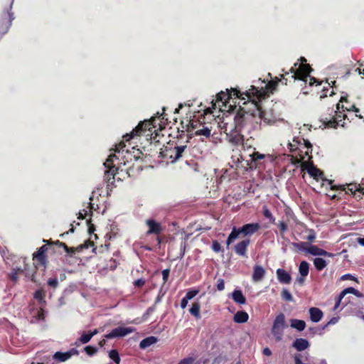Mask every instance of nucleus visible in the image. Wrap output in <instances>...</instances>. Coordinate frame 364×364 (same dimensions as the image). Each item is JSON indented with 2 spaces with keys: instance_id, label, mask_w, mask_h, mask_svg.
<instances>
[{
  "instance_id": "obj_15",
  "label": "nucleus",
  "mask_w": 364,
  "mask_h": 364,
  "mask_svg": "<svg viewBox=\"0 0 364 364\" xmlns=\"http://www.w3.org/2000/svg\"><path fill=\"white\" fill-rule=\"evenodd\" d=\"M145 224L148 228V230L146 232V235H159L164 231V228L161 223L157 222L154 219H147L145 221Z\"/></svg>"
},
{
  "instance_id": "obj_20",
  "label": "nucleus",
  "mask_w": 364,
  "mask_h": 364,
  "mask_svg": "<svg viewBox=\"0 0 364 364\" xmlns=\"http://www.w3.org/2000/svg\"><path fill=\"white\" fill-rule=\"evenodd\" d=\"M277 279L282 284H290L291 282V274L284 269H277L276 271Z\"/></svg>"
},
{
  "instance_id": "obj_50",
  "label": "nucleus",
  "mask_w": 364,
  "mask_h": 364,
  "mask_svg": "<svg viewBox=\"0 0 364 364\" xmlns=\"http://www.w3.org/2000/svg\"><path fill=\"white\" fill-rule=\"evenodd\" d=\"M348 293H352L355 295H358L359 291L353 287H348L342 291V296H346Z\"/></svg>"
},
{
  "instance_id": "obj_49",
  "label": "nucleus",
  "mask_w": 364,
  "mask_h": 364,
  "mask_svg": "<svg viewBox=\"0 0 364 364\" xmlns=\"http://www.w3.org/2000/svg\"><path fill=\"white\" fill-rule=\"evenodd\" d=\"M250 156L252 157V161H256L257 160L264 159L265 158L264 154H260L258 151H255Z\"/></svg>"
},
{
  "instance_id": "obj_19",
  "label": "nucleus",
  "mask_w": 364,
  "mask_h": 364,
  "mask_svg": "<svg viewBox=\"0 0 364 364\" xmlns=\"http://www.w3.org/2000/svg\"><path fill=\"white\" fill-rule=\"evenodd\" d=\"M250 243V240L249 239H245L238 242L235 246V252H236V254H237L240 256L247 257V250Z\"/></svg>"
},
{
  "instance_id": "obj_57",
  "label": "nucleus",
  "mask_w": 364,
  "mask_h": 364,
  "mask_svg": "<svg viewBox=\"0 0 364 364\" xmlns=\"http://www.w3.org/2000/svg\"><path fill=\"white\" fill-rule=\"evenodd\" d=\"M169 273H170V271L168 269H166L162 271V278H163L164 284H165L167 282L168 278L169 277Z\"/></svg>"
},
{
  "instance_id": "obj_40",
  "label": "nucleus",
  "mask_w": 364,
  "mask_h": 364,
  "mask_svg": "<svg viewBox=\"0 0 364 364\" xmlns=\"http://www.w3.org/2000/svg\"><path fill=\"white\" fill-rule=\"evenodd\" d=\"M275 225H277L279 229V233H280L281 237H284V234L288 230L287 223H285L284 221H279L278 223H276Z\"/></svg>"
},
{
  "instance_id": "obj_35",
  "label": "nucleus",
  "mask_w": 364,
  "mask_h": 364,
  "mask_svg": "<svg viewBox=\"0 0 364 364\" xmlns=\"http://www.w3.org/2000/svg\"><path fill=\"white\" fill-rule=\"evenodd\" d=\"M70 358V354L65 353H62L60 351L56 352L53 355V359L59 361V362H65Z\"/></svg>"
},
{
  "instance_id": "obj_11",
  "label": "nucleus",
  "mask_w": 364,
  "mask_h": 364,
  "mask_svg": "<svg viewBox=\"0 0 364 364\" xmlns=\"http://www.w3.org/2000/svg\"><path fill=\"white\" fill-rule=\"evenodd\" d=\"M332 180H328V183L331 186V190L332 191H344L346 194H350L355 196L356 192H358L364 195V188L360 185L356 183H349L346 185H333Z\"/></svg>"
},
{
  "instance_id": "obj_3",
  "label": "nucleus",
  "mask_w": 364,
  "mask_h": 364,
  "mask_svg": "<svg viewBox=\"0 0 364 364\" xmlns=\"http://www.w3.org/2000/svg\"><path fill=\"white\" fill-rule=\"evenodd\" d=\"M281 81V78L275 77L274 80L269 81L267 83L264 80L262 81V83L264 84V85L260 87L251 85L250 88L245 92V96L247 99H255L260 102L262 100L269 97V94L273 93L279 82Z\"/></svg>"
},
{
  "instance_id": "obj_9",
  "label": "nucleus",
  "mask_w": 364,
  "mask_h": 364,
  "mask_svg": "<svg viewBox=\"0 0 364 364\" xmlns=\"http://www.w3.org/2000/svg\"><path fill=\"white\" fill-rule=\"evenodd\" d=\"M336 115L341 117L338 111L334 110L333 108H328V113L321 115V122L326 128H336L342 122V119H338Z\"/></svg>"
},
{
  "instance_id": "obj_58",
  "label": "nucleus",
  "mask_w": 364,
  "mask_h": 364,
  "mask_svg": "<svg viewBox=\"0 0 364 364\" xmlns=\"http://www.w3.org/2000/svg\"><path fill=\"white\" fill-rule=\"evenodd\" d=\"M306 239L311 242L315 240L316 233L313 230H309V235L307 236Z\"/></svg>"
},
{
  "instance_id": "obj_24",
  "label": "nucleus",
  "mask_w": 364,
  "mask_h": 364,
  "mask_svg": "<svg viewBox=\"0 0 364 364\" xmlns=\"http://www.w3.org/2000/svg\"><path fill=\"white\" fill-rule=\"evenodd\" d=\"M292 346L298 351H302L309 348V343L304 338H296L292 343Z\"/></svg>"
},
{
  "instance_id": "obj_36",
  "label": "nucleus",
  "mask_w": 364,
  "mask_h": 364,
  "mask_svg": "<svg viewBox=\"0 0 364 364\" xmlns=\"http://www.w3.org/2000/svg\"><path fill=\"white\" fill-rule=\"evenodd\" d=\"M308 243L304 242H292L291 245L296 249L297 252H307Z\"/></svg>"
},
{
  "instance_id": "obj_30",
  "label": "nucleus",
  "mask_w": 364,
  "mask_h": 364,
  "mask_svg": "<svg viewBox=\"0 0 364 364\" xmlns=\"http://www.w3.org/2000/svg\"><path fill=\"white\" fill-rule=\"evenodd\" d=\"M200 304L199 301H195L192 304L191 308L189 309V312L196 319L200 318Z\"/></svg>"
},
{
  "instance_id": "obj_13",
  "label": "nucleus",
  "mask_w": 364,
  "mask_h": 364,
  "mask_svg": "<svg viewBox=\"0 0 364 364\" xmlns=\"http://www.w3.org/2000/svg\"><path fill=\"white\" fill-rule=\"evenodd\" d=\"M336 109L338 110H340V109H342L343 111H353L355 113L356 117H358L360 119H364V115L362 114H358L359 112V109L355 107L354 104L350 103L346 97H341L340 101L338 103L336 104Z\"/></svg>"
},
{
  "instance_id": "obj_12",
  "label": "nucleus",
  "mask_w": 364,
  "mask_h": 364,
  "mask_svg": "<svg viewBox=\"0 0 364 364\" xmlns=\"http://www.w3.org/2000/svg\"><path fill=\"white\" fill-rule=\"evenodd\" d=\"M243 95H245V92H242L237 88H231L230 90H227V92L221 91L217 94L216 101L221 102L223 104L225 105L232 96H235V97L238 99L245 100V98L242 97Z\"/></svg>"
},
{
  "instance_id": "obj_21",
  "label": "nucleus",
  "mask_w": 364,
  "mask_h": 364,
  "mask_svg": "<svg viewBox=\"0 0 364 364\" xmlns=\"http://www.w3.org/2000/svg\"><path fill=\"white\" fill-rule=\"evenodd\" d=\"M266 271L260 265H255L253 268V273L252 275V279L255 282H258L263 279L265 276Z\"/></svg>"
},
{
  "instance_id": "obj_27",
  "label": "nucleus",
  "mask_w": 364,
  "mask_h": 364,
  "mask_svg": "<svg viewBox=\"0 0 364 364\" xmlns=\"http://www.w3.org/2000/svg\"><path fill=\"white\" fill-rule=\"evenodd\" d=\"M249 315L247 312L243 311H237L233 318V320L235 323H243L248 321Z\"/></svg>"
},
{
  "instance_id": "obj_43",
  "label": "nucleus",
  "mask_w": 364,
  "mask_h": 364,
  "mask_svg": "<svg viewBox=\"0 0 364 364\" xmlns=\"http://www.w3.org/2000/svg\"><path fill=\"white\" fill-rule=\"evenodd\" d=\"M109 357L110 358V359H112L116 364H119L120 363V357H119V353L117 350H111L109 352Z\"/></svg>"
},
{
  "instance_id": "obj_10",
  "label": "nucleus",
  "mask_w": 364,
  "mask_h": 364,
  "mask_svg": "<svg viewBox=\"0 0 364 364\" xmlns=\"http://www.w3.org/2000/svg\"><path fill=\"white\" fill-rule=\"evenodd\" d=\"M14 0H0L4 9L2 17V23L5 26V31L4 33L7 32L11 21L14 19V14L11 12Z\"/></svg>"
},
{
  "instance_id": "obj_5",
  "label": "nucleus",
  "mask_w": 364,
  "mask_h": 364,
  "mask_svg": "<svg viewBox=\"0 0 364 364\" xmlns=\"http://www.w3.org/2000/svg\"><path fill=\"white\" fill-rule=\"evenodd\" d=\"M312 71V68L309 64H299L298 63H294V66L290 68L291 78L294 80H299L306 82L307 78L309 77V85L312 86L321 85L322 82L318 81L314 77H310L309 75Z\"/></svg>"
},
{
  "instance_id": "obj_2",
  "label": "nucleus",
  "mask_w": 364,
  "mask_h": 364,
  "mask_svg": "<svg viewBox=\"0 0 364 364\" xmlns=\"http://www.w3.org/2000/svg\"><path fill=\"white\" fill-rule=\"evenodd\" d=\"M156 119L161 121L164 120L165 113L163 112L160 114L157 112L156 116L152 117L150 119L140 122L131 133L126 134L123 136L124 141H129L135 136H140L141 135H145L147 139L151 141L153 139L156 140L157 136H159V134L156 129L157 127L156 123ZM166 120H167V119H166Z\"/></svg>"
},
{
  "instance_id": "obj_31",
  "label": "nucleus",
  "mask_w": 364,
  "mask_h": 364,
  "mask_svg": "<svg viewBox=\"0 0 364 364\" xmlns=\"http://www.w3.org/2000/svg\"><path fill=\"white\" fill-rule=\"evenodd\" d=\"M240 234H242L241 228H237L236 227H234L232 230V232L230 233L229 236L228 237L226 243L227 245H229L230 243H232L235 239H237Z\"/></svg>"
},
{
  "instance_id": "obj_62",
  "label": "nucleus",
  "mask_w": 364,
  "mask_h": 364,
  "mask_svg": "<svg viewBox=\"0 0 364 364\" xmlns=\"http://www.w3.org/2000/svg\"><path fill=\"white\" fill-rule=\"evenodd\" d=\"M188 301H189V300H188V299H186V296H184V297L181 299V304H180V305H181V309H185V308L187 306V304H188Z\"/></svg>"
},
{
  "instance_id": "obj_45",
  "label": "nucleus",
  "mask_w": 364,
  "mask_h": 364,
  "mask_svg": "<svg viewBox=\"0 0 364 364\" xmlns=\"http://www.w3.org/2000/svg\"><path fill=\"white\" fill-rule=\"evenodd\" d=\"M199 291H200L198 289H195V288L191 289L190 290L188 291V292L186 293L185 296L188 300H191L193 298H194L199 293Z\"/></svg>"
},
{
  "instance_id": "obj_16",
  "label": "nucleus",
  "mask_w": 364,
  "mask_h": 364,
  "mask_svg": "<svg viewBox=\"0 0 364 364\" xmlns=\"http://www.w3.org/2000/svg\"><path fill=\"white\" fill-rule=\"evenodd\" d=\"M307 253H309L314 256H325L329 257H333L336 255L329 252H327L321 248H319L316 245H310L307 249Z\"/></svg>"
},
{
  "instance_id": "obj_18",
  "label": "nucleus",
  "mask_w": 364,
  "mask_h": 364,
  "mask_svg": "<svg viewBox=\"0 0 364 364\" xmlns=\"http://www.w3.org/2000/svg\"><path fill=\"white\" fill-rule=\"evenodd\" d=\"M260 225L257 223H247L242 226L241 232L244 236L252 235L260 229Z\"/></svg>"
},
{
  "instance_id": "obj_55",
  "label": "nucleus",
  "mask_w": 364,
  "mask_h": 364,
  "mask_svg": "<svg viewBox=\"0 0 364 364\" xmlns=\"http://www.w3.org/2000/svg\"><path fill=\"white\" fill-rule=\"evenodd\" d=\"M194 361V358L192 357H188L182 359L179 364H192Z\"/></svg>"
},
{
  "instance_id": "obj_8",
  "label": "nucleus",
  "mask_w": 364,
  "mask_h": 364,
  "mask_svg": "<svg viewBox=\"0 0 364 364\" xmlns=\"http://www.w3.org/2000/svg\"><path fill=\"white\" fill-rule=\"evenodd\" d=\"M286 327L285 316L284 314L280 313L276 316L271 330V332L277 341H282L284 335V330Z\"/></svg>"
},
{
  "instance_id": "obj_60",
  "label": "nucleus",
  "mask_w": 364,
  "mask_h": 364,
  "mask_svg": "<svg viewBox=\"0 0 364 364\" xmlns=\"http://www.w3.org/2000/svg\"><path fill=\"white\" fill-rule=\"evenodd\" d=\"M344 296H342V291H341L337 298L336 302L335 304L334 309H336L339 307V306L341 304V301L343 299Z\"/></svg>"
},
{
  "instance_id": "obj_29",
  "label": "nucleus",
  "mask_w": 364,
  "mask_h": 364,
  "mask_svg": "<svg viewBox=\"0 0 364 364\" xmlns=\"http://www.w3.org/2000/svg\"><path fill=\"white\" fill-rule=\"evenodd\" d=\"M157 341H158L157 338H156L154 336L147 337L141 341V342L139 343V347L141 349L146 348L149 347L150 346L156 343L157 342Z\"/></svg>"
},
{
  "instance_id": "obj_1",
  "label": "nucleus",
  "mask_w": 364,
  "mask_h": 364,
  "mask_svg": "<svg viewBox=\"0 0 364 364\" xmlns=\"http://www.w3.org/2000/svg\"><path fill=\"white\" fill-rule=\"evenodd\" d=\"M243 107L240 106L235 117V129L242 130L250 126L255 127L259 124V102L255 99H247L243 102Z\"/></svg>"
},
{
  "instance_id": "obj_26",
  "label": "nucleus",
  "mask_w": 364,
  "mask_h": 364,
  "mask_svg": "<svg viewBox=\"0 0 364 364\" xmlns=\"http://www.w3.org/2000/svg\"><path fill=\"white\" fill-rule=\"evenodd\" d=\"M232 299L233 301L239 304H245L246 303V298L240 289H235L232 294Z\"/></svg>"
},
{
  "instance_id": "obj_41",
  "label": "nucleus",
  "mask_w": 364,
  "mask_h": 364,
  "mask_svg": "<svg viewBox=\"0 0 364 364\" xmlns=\"http://www.w3.org/2000/svg\"><path fill=\"white\" fill-rule=\"evenodd\" d=\"M291 72H285L284 74L279 75V78L282 79V84L287 85L288 84V82H294L295 80H292L291 78Z\"/></svg>"
},
{
  "instance_id": "obj_54",
  "label": "nucleus",
  "mask_w": 364,
  "mask_h": 364,
  "mask_svg": "<svg viewBox=\"0 0 364 364\" xmlns=\"http://www.w3.org/2000/svg\"><path fill=\"white\" fill-rule=\"evenodd\" d=\"M45 294L43 290H37L34 294V298L38 300H41L44 298Z\"/></svg>"
},
{
  "instance_id": "obj_38",
  "label": "nucleus",
  "mask_w": 364,
  "mask_h": 364,
  "mask_svg": "<svg viewBox=\"0 0 364 364\" xmlns=\"http://www.w3.org/2000/svg\"><path fill=\"white\" fill-rule=\"evenodd\" d=\"M201 125V124L196 121L194 119H191L188 121V124L186 125V131L188 132H193L197 129L198 125Z\"/></svg>"
},
{
  "instance_id": "obj_39",
  "label": "nucleus",
  "mask_w": 364,
  "mask_h": 364,
  "mask_svg": "<svg viewBox=\"0 0 364 364\" xmlns=\"http://www.w3.org/2000/svg\"><path fill=\"white\" fill-rule=\"evenodd\" d=\"M23 272V269L21 268L13 269L12 272L8 274L9 279L14 282H16L18 278V274Z\"/></svg>"
},
{
  "instance_id": "obj_46",
  "label": "nucleus",
  "mask_w": 364,
  "mask_h": 364,
  "mask_svg": "<svg viewBox=\"0 0 364 364\" xmlns=\"http://www.w3.org/2000/svg\"><path fill=\"white\" fill-rule=\"evenodd\" d=\"M92 338V335H90V332L87 333H83L81 336L79 338V341L82 343H88Z\"/></svg>"
},
{
  "instance_id": "obj_53",
  "label": "nucleus",
  "mask_w": 364,
  "mask_h": 364,
  "mask_svg": "<svg viewBox=\"0 0 364 364\" xmlns=\"http://www.w3.org/2000/svg\"><path fill=\"white\" fill-rule=\"evenodd\" d=\"M225 289V282L223 279H218L217 281V289L223 291Z\"/></svg>"
},
{
  "instance_id": "obj_14",
  "label": "nucleus",
  "mask_w": 364,
  "mask_h": 364,
  "mask_svg": "<svg viewBox=\"0 0 364 364\" xmlns=\"http://www.w3.org/2000/svg\"><path fill=\"white\" fill-rule=\"evenodd\" d=\"M135 331V328L133 327H122L119 326L112 330L111 332L106 334L105 337L107 339H112L114 338L124 337L129 333Z\"/></svg>"
},
{
  "instance_id": "obj_51",
  "label": "nucleus",
  "mask_w": 364,
  "mask_h": 364,
  "mask_svg": "<svg viewBox=\"0 0 364 364\" xmlns=\"http://www.w3.org/2000/svg\"><path fill=\"white\" fill-rule=\"evenodd\" d=\"M212 250L215 252H219L220 251H222V247L220 244V242L217 240H214L213 242V244H212Z\"/></svg>"
},
{
  "instance_id": "obj_25",
  "label": "nucleus",
  "mask_w": 364,
  "mask_h": 364,
  "mask_svg": "<svg viewBox=\"0 0 364 364\" xmlns=\"http://www.w3.org/2000/svg\"><path fill=\"white\" fill-rule=\"evenodd\" d=\"M310 318L313 322H318L323 317V312L321 309L316 307H311L309 309Z\"/></svg>"
},
{
  "instance_id": "obj_44",
  "label": "nucleus",
  "mask_w": 364,
  "mask_h": 364,
  "mask_svg": "<svg viewBox=\"0 0 364 364\" xmlns=\"http://www.w3.org/2000/svg\"><path fill=\"white\" fill-rule=\"evenodd\" d=\"M281 296L282 299L287 301H291L293 300V296L289 291L287 289H283L281 292Z\"/></svg>"
},
{
  "instance_id": "obj_7",
  "label": "nucleus",
  "mask_w": 364,
  "mask_h": 364,
  "mask_svg": "<svg viewBox=\"0 0 364 364\" xmlns=\"http://www.w3.org/2000/svg\"><path fill=\"white\" fill-rule=\"evenodd\" d=\"M187 148L186 145H178L176 141H169L167 146L161 149L160 154L162 158L170 159L171 162H175L181 156L183 151Z\"/></svg>"
},
{
  "instance_id": "obj_17",
  "label": "nucleus",
  "mask_w": 364,
  "mask_h": 364,
  "mask_svg": "<svg viewBox=\"0 0 364 364\" xmlns=\"http://www.w3.org/2000/svg\"><path fill=\"white\" fill-rule=\"evenodd\" d=\"M242 130L235 129V132H232L229 136V141L234 146H239L242 144L244 146L246 143H244V136L240 133Z\"/></svg>"
},
{
  "instance_id": "obj_23",
  "label": "nucleus",
  "mask_w": 364,
  "mask_h": 364,
  "mask_svg": "<svg viewBox=\"0 0 364 364\" xmlns=\"http://www.w3.org/2000/svg\"><path fill=\"white\" fill-rule=\"evenodd\" d=\"M259 114H257L259 118V124H261L263 122L265 124H272L274 123V119L272 117L271 115L267 114L262 109L261 104L259 103Z\"/></svg>"
},
{
  "instance_id": "obj_28",
  "label": "nucleus",
  "mask_w": 364,
  "mask_h": 364,
  "mask_svg": "<svg viewBox=\"0 0 364 364\" xmlns=\"http://www.w3.org/2000/svg\"><path fill=\"white\" fill-rule=\"evenodd\" d=\"M290 326L299 331H302L306 328V322L303 320L293 318L290 321Z\"/></svg>"
},
{
  "instance_id": "obj_59",
  "label": "nucleus",
  "mask_w": 364,
  "mask_h": 364,
  "mask_svg": "<svg viewBox=\"0 0 364 364\" xmlns=\"http://www.w3.org/2000/svg\"><path fill=\"white\" fill-rule=\"evenodd\" d=\"M336 111H338V113H339L341 114V117H339L338 115H336V117H338V119H342V122H341L340 125L343 127V125L345 124L344 120L346 117V115L345 114H343L342 112L338 110L337 109H336Z\"/></svg>"
},
{
  "instance_id": "obj_61",
  "label": "nucleus",
  "mask_w": 364,
  "mask_h": 364,
  "mask_svg": "<svg viewBox=\"0 0 364 364\" xmlns=\"http://www.w3.org/2000/svg\"><path fill=\"white\" fill-rule=\"evenodd\" d=\"M87 224H88V232H89V234L93 233L94 231L95 230V225L91 223V219L87 220Z\"/></svg>"
},
{
  "instance_id": "obj_64",
  "label": "nucleus",
  "mask_w": 364,
  "mask_h": 364,
  "mask_svg": "<svg viewBox=\"0 0 364 364\" xmlns=\"http://www.w3.org/2000/svg\"><path fill=\"white\" fill-rule=\"evenodd\" d=\"M186 242H184L181 243V258H182L184 256L185 252H186Z\"/></svg>"
},
{
  "instance_id": "obj_4",
  "label": "nucleus",
  "mask_w": 364,
  "mask_h": 364,
  "mask_svg": "<svg viewBox=\"0 0 364 364\" xmlns=\"http://www.w3.org/2000/svg\"><path fill=\"white\" fill-rule=\"evenodd\" d=\"M125 146L124 141L116 144L114 149L115 153L111 154L104 163V166L107 168L105 173V178L108 183H112L115 175L118 173L119 166L116 167L115 164H114V160H119V156L123 154Z\"/></svg>"
},
{
  "instance_id": "obj_34",
  "label": "nucleus",
  "mask_w": 364,
  "mask_h": 364,
  "mask_svg": "<svg viewBox=\"0 0 364 364\" xmlns=\"http://www.w3.org/2000/svg\"><path fill=\"white\" fill-rule=\"evenodd\" d=\"M299 272L303 277H306L309 274V264L306 261L301 262L299 267Z\"/></svg>"
},
{
  "instance_id": "obj_37",
  "label": "nucleus",
  "mask_w": 364,
  "mask_h": 364,
  "mask_svg": "<svg viewBox=\"0 0 364 364\" xmlns=\"http://www.w3.org/2000/svg\"><path fill=\"white\" fill-rule=\"evenodd\" d=\"M262 214L265 218L269 219L271 223L276 224L275 218L267 205L262 207Z\"/></svg>"
},
{
  "instance_id": "obj_32",
  "label": "nucleus",
  "mask_w": 364,
  "mask_h": 364,
  "mask_svg": "<svg viewBox=\"0 0 364 364\" xmlns=\"http://www.w3.org/2000/svg\"><path fill=\"white\" fill-rule=\"evenodd\" d=\"M314 265L317 271H321L327 266V262L323 258L316 257L314 259Z\"/></svg>"
},
{
  "instance_id": "obj_6",
  "label": "nucleus",
  "mask_w": 364,
  "mask_h": 364,
  "mask_svg": "<svg viewBox=\"0 0 364 364\" xmlns=\"http://www.w3.org/2000/svg\"><path fill=\"white\" fill-rule=\"evenodd\" d=\"M54 251L53 242H48L46 245L41 246L36 252L33 254V265L36 269H42L44 272L48 264L47 252Z\"/></svg>"
},
{
  "instance_id": "obj_48",
  "label": "nucleus",
  "mask_w": 364,
  "mask_h": 364,
  "mask_svg": "<svg viewBox=\"0 0 364 364\" xmlns=\"http://www.w3.org/2000/svg\"><path fill=\"white\" fill-rule=\"evenodd\" d=\"M326 84H327V85L323 86L322 88L321 93L320 95L321 99L324 98V97H327V95H328V92L329 91L331 83L328 82V80H326Z\"/></svg>"
},
{
  "instance_id": "obj_56",
  "label": "nucleus",
  "mask_w": 364,
  "mask_h": 364,
  "mask_svg": "<svg viewBox=\"0 0 364 364\" xmlns=\"http://www.w3.org/2000/svg\"><path fill=\"white\" fill-rule=\"evenodd\" d=\"M145 282L144 279L140 278L134 281V285L137 287H141L145 284Z\"/></svg>"
},
{
  "instance_id": "obj_42",
  "label": "nucleus",
  "mask_w": 364,
  "mask_h": 364,
  "mask_svg": "<svg viewBox=\"0 0 364 364\" xmlns=\"http://www.w3.org/2000/svg\"><path fill=\"white\" fill-rule=\"evenodd\" d=\"M210 132L211 131L210 129L203 125L201 129H198L195 131V134L203 135L208 138L210 136Z\"/></svg>"
},
{
  "instance_id": "obj_33",
  "label": "nucleus",
  "mask_w": 364,
  "mask_h": 364,
  "mask_svg": "<svg viewBox=\"0 0 364 364\" xmlns=\"http://www.w3.org/2000/svg\"><path fill=\"white\" fill-rule=\"evenodd\" d=\"M53 247L55 245V246H58L60 247H63L65 250V251L68 254H69L70 255H73V254H75V252H76V250H77V249H75L74 247H68L65 243L62 242H60L59 240H57V241H55L54 242H53Z\"/></svg>"
},
{
  "instance_id": "obj_47",
  "label": "nucleus",
  "mask_w": 364,
  "mask_h": 364,
  "mask_svg": "<svg viewBox=\"0 0 364 364\" xmlns=\"http://www.w3.org/2000/svg\"><path fill=\"white\" fill-rule=\"evenodd\" d=\"M84 350L85 353L90 356L95 355L97 352V348L92 346H87L85 347Z\"/></svg>"
},
{
  "instance_id": "obj_22",
  "label": "nucleus",
  "mask_w": 364,
  "mask_h": 364,
  "mask_svg": "<svg viewBox=\"0 0 364 364\" xmlns=\"http://www.w3.org/2000/svg\"><path fill=\"white\" fill-rule=\"evenodd\" d=\"M309 174L312 176L314 179L318 180L319 178L323 181H326L328 182V179H323L322 176H323V171L320 169L317 168L313 164H310L308 166L305 167Z\"/></svg>"
},
{
  "instance_id": "obj_52",
  "label": "nucleus",
  "mask_w": 364,
  "mask_h": 364,
  "mask_svg": "<svg viewBox=\"0 0 364 364\" xmlns=\"http://www.w3.org/2000/svg\"><path fill=\"white\" fill-rule=\"evenodd\" d=\"M48 285L55 289L58 286V282L56 278H50L48 280Z\"/></svg>"
},
{
  "instance_id": "obj_63",
  "label": "nucleus",
  "mask_w": 364,
  "mask_h": 364,
  "mask_svg": "<svg viewBox=\"0 0 364 364\" xmlns=\"http://www.w3.org/2000/svg\"><path fill=\"white\" fill-rule=\"evenodd\" d=\"M87 215V210H83V213L80 211L79 213H78V216H77V218L80 219V220H82L85 218V216Z\"/></svg>"
}]
</instances>
